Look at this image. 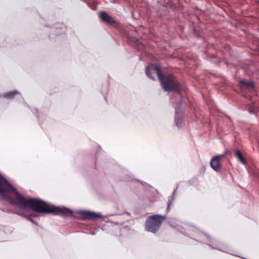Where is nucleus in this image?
Here are the masks:
<instances>
[{
  "instance_id": "1",
  "label": "nucleus",
  "mask_w": 259,
  "mask_h": 259,
  "mask_svg": "<svg viewBox=\"0 0 259 259\" xmlns=\"http://www.w3.org/2000/svg\"><path fill=\"white\" fill-rule=\"evenodd\" d=\"M0 199H7L12 205L20 208H30L40 213H52L64 217L72 215V211L63 206L47 207L46 203L36 199H26L8 181L0 175Z\"/></svg>"
},
{
  "instance_id": "2",
  "label": "nucleus",
  "mask_w": 259,
  "mask_h": 259,
  "mask_svg": "<svg viewBox=\"0 0 259 259\" xmlns=\"http://www.w3.org/2000/svg\"><path fill=\"white\" fill-rule=\"evenodd\" d=\"M154 71L160 80L162 86L166 91H173L177 93H180L181 89L177 78L171 75H168L162 77L160 74V69L159 66L151 65L146 70L147 75L150 78L153 79L151 75V72Z\"/></svg>"
},
{
  "instance_id": "3",
  "label": "nucleus",
  "mask_w": 259,
  "mask_h": 259,
  "mask_svg": "<svg viewBox=\"0 0 259 259\" xmlns=\"http://www.w3.org/2000/svg\"><path fill=\"white\" fill-rule=\"evenodd\" d=\"M165 217L160 215L155 214L149 217L146 220L145 229L152 233H156L159 229L162 222Z\"/></svg>"
},
{
  "instance_id": "4",
  "label": "nucleus",
  "mask_w": 259,
  "mask_h": 259,
  "mask_svg": "<svg viewBox=\"0 0 259 259\" xmlns=\"http://www.w3.org/2000/svg\"><path fill=\"white\" fill-rule=\"evenodd\" d=\"M225 153L222 155H218L214 156L210 161V166L211 168L216 171H219L220 169L221 159L225 156Z\"/></svg>"
},
{
  "instance_id": "5",
  "label": "nucleus",
  "mask_w": 259,
  "mask_h": 259,
  "mask_svg": "<svg viewBox=\"0 0 259 259\" xmlns=\"http://www.w3.org/2000/svg\"><path fill=\"white\" fill-rule=\"evenodd\" d=\"M78 213L82 218L85 219L91 220L97 218H102V215L89 211L81 210L79 211Z\"/></svg>"
},
{
  "instance_id": "6",
  "label": "nucleus",
  "mask_w": 259,
  "mask_h": 259,
  "mask_svg": "<svg viewBox=\"0 0 259 259\" xmlns=\"http://www.w3.org/2000/svg\"><path fill=\"white\" fill-rule=\"evenodd\" d=\"M99 17L102 20L108 24H112L114 22L112 18L105 12H101L99 13Z\"/></svg>"
},
{
  "instance_id": "7",
  "label": "nucleus",
  "mask_w": 259,
  "mask_h": 259,
  "mask_svg": "<svg viewBox=\"0 0 259 259\" xmlns=\"http://www.w3.org/2000/svg\"><path fill=\"white\" fill-rule=\"evenodd\" d=\"M235 154L238 158V159L243 164L245 165L246 164V161L243 158V156L240 151L237 150L236 151Z\"/></svg>"
},
{
  "instance_id": "8",
  "label": "nucleus",
  "mask_w": 259,
  "mask_h": 259,
  "mask_svg": "<svg viewBox=\"0 0 259 259\" xmlns=\"http://www.w3.org/2000/svg\"><path fill=\"white\" fill-rule=\"evenodd\" d=\"M18 92L15 91L11 92H9L8 93H6L4 95V97L7 98L12 99L14 98L15 95L18 94Z\"/></svg>"
},
{
  "instance_id": "9",
  "label": "nucleus",
  "mask_w": 259,
  "mask_h": 259,
  "mask_svg": "<svg viewBox=\"0 0 259 259\" xmlns=\"http://www.w3.org/2000/svg\"><path fill=\"white\" fill-rule=\"evenodd\" d=\"M15 213H16V214H18L20 215H21V216H24L25 217H26L27 218V219L30 221H31V222H33V220L29 217H27V216H25L23 214H22V213H20L19 212H14Z\"/></svg>"
},
{
  "instance_id": "10",
  "label": "nucleus",
  "mask_w": 259,
  "mask_h": 259,
  "mask_svg": "<svg viewBox=\"0 0 259 259\" xmlns=\"http://www.w3.org/2000/svg\"><path fill=\"white\" fill-rule=\"evenodd\" d=\"M241 83H242V84H245V85L247 84L244 81H241Z\"/></svg>"
}]
</instances>
